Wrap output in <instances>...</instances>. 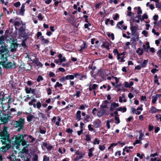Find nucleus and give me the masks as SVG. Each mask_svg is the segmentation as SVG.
Instances as JSON below:
<instances>
[{
  "label": "nucleus",
  "mask_w": 161,
  "mask_h": 161,
  "mask_svg": "<svg viewBox=\"0 0 161 161\" xmlns=\"http://www.w3.org/2000/svg\"><path fill=\"white\" fill-rule=\"evenodd\" d=\"M27 136L26 140L28 142L33 143L35 141V138L31 135H24V136L20 134L17 135L15 137V140L14 143V146L17 149L19 148V146H24L26 144V142L24 139V137Z\"/></svg>",
  "instance_id": "nucleus-1"
},
{
  "label": "nucleus",
  "mask_w": 161,
  "mask_h": 161,
  "mask_svg": "<svg viewBox=\"0 0 161 161\" xmlns=\"http://www.w3.org/2000/svg\"><path fill=\"white\" fill-rule=\"evenodd\" d=\"M0 136L1 137L0 138V143H2L3 144H6L8 141V136L6 127H4L3 130L0 132Z\"/></svg>",
  "instance_id": "nucleus-2"
},
{
  "label": "nucleus",
  "mask_w": 161,
  "mask_h": 161,
  "mask_svg": "<svg viewBox=\"0 0 161 161\" xmlns=\"http://www.w3.org/2000/svg\"><path fill=\"white\" fill-rule=\"evenodd\" d=\"M28 34V30L25 29V28L21 27L19 29V36L23 38L27 37Z\"/></svg>",
  "instance_id": "nucleus-3"
},
{
  "label": "nucleus",
  "mask_w": 161,
  "mask_h": 161,
  "mask_svg": "<svg viewBox=\"0 0 161 161\" xmlns=\"http://www.w3.org/2000/svg\"><path fill=\"white\" fill-rule=\"evenodd\" d=\"M16 127H19L20 129H23L25 124V119L20 118L18 121H16Z\"/></svg>",
  "instance_id": "nucleus-4"
},
{
  "label": "nucleus",
  "mask_w": 161,
  "mask_h": 161,
  "mask_svg": "<svg viewBox=\"0 0 161 161\" xmlns=\"http://www.w3.org/2000/svg\"><path fill=\"white\" fill-rule=\"evenodd\" d=\"M9 21L11 23H13L15 26V28H16V27H19L21 25L22 22L21 20H17V19H11Z\"/></svg>",
  "instance_id": "nucleus-5"
},
{
  "label": "nucleus",
  "mask_w": 161,
  "mask_h": 161,
  "mask_svg": "<svg viewBox=\"0 0 161 161\" xmlns=\"http://www.w3.org/2000/svg\"><path fill=\"white\" fill-rule=\"evenodd\" d=\"M5 61H1L0 62V64H2L4 67L7 68H12L15 67V65L14 63H12L11 62L7 63V64H5Z\"/></svg>",
  "instance_id": "nucleus-6"
},
{
  "label": "nucleus",
  "mask_w": 161,
  "mask_h": 161,
  "mask_svg": "<svg viewBox=\"0 0 161 161\" xmlns=\"http://www.w3.org/2000/svg\"><path fill=\"white\" fill-rule=\"evenodd\" d=\"M25 3L23 4L21 8L18 11H17V14L21 16H23L24 14V12L25 11Z\"/></svg>",
  "instance_id": "nucleus-7"
},
{
  "label": "nucleus",
  "mask_w": 161,
  "mask_h": 161,
  "mask_svg": "<svg viewBox=\"0 0 161 161\" xmlns=\"http://www.w3.org/2000/svg\"><path fill=\"white\" fill-rule=\"evenodd\" d=\"M61 120V119L59 116H54L52 119V121L58 126H59Z\"/></svg>",
  "instance_id": "nucleus-8"
},
{
  "label": "nucleus",
  "mask_w": 161,
  "mask_h": 161,
  "mask_svg": "<svg viewBox=\"0 0 161 161\" xmlns=\"http://www.w3.org/2000/svg\"><path fill=\"white\" fill-rule=\"evenodd\" d=\"M42 149L44 150L47 149L48 150H50L52 148V147L46 143H43L42 145Z\"/></svg>",
  "instance_id": "nucleus-9"
},
{
  "label": "nucleus",
  "mask_w": 161,
  "mask_h": 161,
  "mask_svg": "<svg viewBox=\"0 0 161 161\" xmlns=\"http://www.w3.org/2000/svg\"><path fill=\"white\" fill-rule=\"evenodd\" d=\"M7 161H20V159H17L16 157L14 155L9 156L7 157Z\"/></svg>",
  "instance_id": "nucleus-10"
},
{
  "label": "nucleus",
  "mask_w": 161,
  "mask_h": 161,
  "mask_svg": "<svg viewBox=\"0 0 161 161\" xmlns=\"http://www.w3.org/2000/svg\"><path fill=\"white\" fill-rule=\"evenodd\" d=\"M102 122L100 120L97 119L93 121V124L95 128L99 127L101 125Z\"/></svg>",
  "instance_id": "nucleus-11"
},
{
  "label": "nucleus",
  "mask_w": 161,
  "mask_h": 161,
  "mask_svg": "<svg viewBox=\"0 0 161 161\" xmlns=\"http://www.w3.org/2000/svg\"><path fill=\"white\" fill-rule=\"evenodd\" d=\"M161 97V95L159 94H157L153 96L152 97V103L153 104H155L158 98L160 97Z\"/></svg>",
  "instance_id": "nucleus-12"
},
{
  "label": "nucleus",
  "mask_w": 161,
  "mask_h": 161,
  "mask_svg": "<svg viewBox=\"0 0 161 161\" xmlns=\"http://www.w3.org/2000/svg\"><path fill=\"white\" fill-rule=\"evenodd\" d=\"M159 110V109L156 108L154 107L151 106L150 108L149 112L152 114H154L158 112Z\"/></svg>",
  "instance_id": "nucleus-13"
},
{
  "label": "nucleus",
  "mask_w": 161,
  "mask_h": 161,
  "mask_svg": "<svg viewBox=\"0 0 161 161\" xmlns=\"http://www.w3.org/2000/svg\"><path fill=\"white\" fill-rule=\"evenodd\" d=\"M119 106V104L118 103H116L115 102H114L111 104L110 110L111 111H113L115 108L118 107Z\"/></svg>",
  "instance_id": "nucleus-14"
},
{
  "label": "nucleus",
  "mask_w": 161,
  "mask_h": 161,
  "mask_svg": "<svg viewBox=\"0 0 161 161\" xmlns=\"http://www.w3.org/2000/svg\"><path fill=\"white\" fill-rule=\"evenodd\" d=\"M134 84L133 82L132 81L130 80V83L127 81H125L124 82V86L125 88H130Z\"/></svg>",
  "instance_id": "nucleus-15"
},
{
  "label": "nucleus",
  "mask_w": 161,
  "mask_h": 161,
  "mask_svg": "<svg viewBox=\"0 0 161 161\" xmlns=\"http://www.w3.org/2000/svg\"><path fill=\"white\" fill-rule=\"evenodd\" d=\"M81 112L80 110H78L76 112L75 118L76 120L77 121H79L81 119Z\"/></svg>",
  "instance_id": "nucleus-16"
},
{
  "label": "nucleus",
  "mask_w": 161,
  "mask_h": 161,
  "mask_svg": "<svg viewBox=\"0 0 161 161\" xmlns=\"http://www.w3.org/2000/svg\"><path fill=\"white\" fill-rule=\"evenodd\" d=\"M9 148V147L8 146H3L0 148V152L3 153L5 152L8 150Z\"/></svg>",
  "instance_id": "nucleus-17"
},
{
  "label": "nucleus",
  "mask_w": 161,
  "mask_h": 161,
  "mask_svg": "<svg viewBox=\"0 0 161 161\" xmlns=\"http://www.w3.org/2000/svg\"><path fill=\"white\" fill-rule=\"evenodd\" d=\"M33 62L40 67H42V66L41 63L39 62V60L37 58H35L33 60Z\"/></svg>",
  "instance_id": "nucleus-18"
},
{
  "label": "nucleus",
  "mask_w": 161,
  "mask_h": 161,
  "mask_svg": "<svg viewBox=\"0 0 161 161\" xmlns=\"http://www.w3.org/2000/svg\"><path fill=\"white\" fill-rule=\"evenodd\" d=\"M143 108H142V105H141V106L138 107L136 109V114L137 115L140 114Z\"/></svg>",
  "instance_id": "nucleus-19"
},
{
  "label": "nucleus",
  "mask_w": 161,
  "mask_h": 161,
  "mask_svg": "<svg viewBox=\"0 0 161 161\" xmlns=\"http://www.w3.org/2000/svg\"><path fill=\"white\" fill-rule=\"evenodd\" d=\"M58 58L60 63L64 62L66 60L65 57H63L62 54H59Z\"/></svg>",
  "instance_id": "nucleus-20"
},
{
  "label": "nucleus",
  "mask_w": 161,
  "mask_h": 161,
  "mask_svg": "<svg viewBox=\"0 0 161 161\" xmlns=\"http://www.w3.org/2000/svg\"><path fill=\"white\" fill-rule=\"evenodd\" d=\"M108 103V102L107 100L104 101L101 105L100 107L103 108H107V104Z\"/></svg>",
  "instance_id": "nucleus-21"
},
{
  "label": "nucleus",
  "mask_w": 161,
  "mask_h": 161,
  "mask_svg": "<svg viewBox=\"0 0 161 161\" xmlns=\"http://www.w3.org/2000/svg\"><path fill=\"white\" fill-rule=\"evenodd\" d=\"M124 22L123 20H122L120 22H119L117 24L116 27L117 28L120 29L121 30H122V25L123 23Z\"/></svg>",
  "instance_id": "nucleus-22"
},
{
  "label": "nucleus",
  "mask_w": 161,
  "mask_h": 161,
  "mask_svg": "<svg viewBox=\"0 0 161 161\" xmlns=\"http://www.w3.org/2000/svg\"><path fill=\"white\" fill-rule=\"evenodd\" d=\"M40 39L42 40L43 44H48L49 42L48 40L45 39L43 36H42L40 37Z\"/></svg>",
  "instance_id": "nucleus-23"
},
{
  "label": "nucleus",
  "mask_w": 161,
  "mask_h": 161,
  "mask_svg": "<svg viewBox=\"0 0 161 161\" xmlns=\"http://www.w3.org/2000/svg\"><path fill=\"white\" fill-rule=\"evenodd\" d=\"M94 150V147H92L89 149V153H88V156L89 157H91L93 155L92 152Z\"/></svg>",
  "instance_id": "nucleus-24"
},
{
  "label": "nucleus",
  "mask_w": 161,
  "mask_h": 161,
  "mask_svg": "<svg viewBox=\"0 0 161 161\" xmlns=\"http://www.w3.org/2000/svg\"><path fill=\"white\" fill-rule=\"evenodd\" d=\"M155 117L156 121L161 122V114H158L156 115Z\"/></svg>",
  "instance_id": "nucleus-25"
},
{
  "label": "nucleus",
  "mask_w": 161,
  "mask_h": 161,
  "mask_svg": "<svg viewBox=\"0 0 161 161\" xmlns=\"http://www.w3.org/2000/svg\"><path fill=\"white\" fill-rule=\"evenodd\" d=\"M34 118V116L33 115H32L31 114H29V115H28V116L27 117V121L28 122H30L32 120V119Z\"/></svg>",
  "instance_id": "nucleus-26"
},
{
  "label": "nucleus",
  "mask_w": 161,
  "mask_h": 161,
  "mask_svg": "<svg viewBox=\"0 0 161 161\" xmlns=\"http://www.w3.org/2000/svg\"><path fill=\"white\" fill-rule=\"evenodd\" d=\"M138 18L140 19L141 20H143L144 19H147L148 18V16L146 14H144L142 16V18H140V17H141L140 16H138Z\"/></svg>",
  "instance_id": "nucleus-27"
},
{
  "label": "nucleus",
  "mask_w": 161,
  "mask_h": 161,
  "mask_svg": "<svg viewBox=\"0 0 161 161\" xmlns=\"http://www.w3.org/2000/svg\"><path fill=\"white\" fill-rule=\"evenodd\" d=\"M103 46L106 48L107 49H109V47L110 46V44L107 42H106L103 43Z\"/></svg>",
  "instance_id": "nucleus-28"
},
{
  "label": "nucleus",
  "mask_w": 161,
  "mask_h": 161,
  "mask_svg": "<svg viewBox=\"0 0 161 161\" xmlns=\"http://www.w3.org/2000/svg\"><path fill=\"white\" fill-rule=\"evenodd\" d=\"M147 62L148 61L147 60H144L142 63H141L140 64V65L142 68L145 67H146Z\"/></svg>",
  "instance_id": "nucleus-29"
},
{
  "label": "nucleus",
  "mask_w": 161,
  "mask_h": 161,
  "mask_svg": "<svg viewBox=\"0 0 161 161\" xmlns=\"http://www.w3.org/2000/svg\"><path fill=\"white\" fill-rule=\"evenodd\" d=\"M117 110L118 111H120L123 112H125L126 110V108L125 107H124L123 108L120 107L117 108Z\"/></svg>",
  "instance_id": "nucleus-30"
},
{
  "label": "nucleus",
  "mask_w": 161,
  "mask_h": 161,
  "mask_svg": "<svg viewBox=\"0 0 161 161\" xmlns=\"http://www.w3.org/2000/svg\"><path fill=\"white\" fill-rule=\"evenodd\" d=\"M88 106L86 104L82 105L80 106L79 109L81 110H84L85 108H87L88 107Z\"/></svg>",
  "instance_id": "nucleus-31"
},
{
  "label": "nucleus",
  "mask_w": 161,
  "mask_h": 161,
  "mask_svg": "<svg viewBox=\"0 0 161 161\" xmlns=\"http://www.w3.org/2000/svg\"><path fill=\"white\" fill-rule=\"evenodd\" d=\"M107 35H108V37L110 39H111L112 40H113L114 39V34L112 33H108V34H107Z\"/></svg>",
  "instance_id": "nucleus-32"
},
{
  "label": "nucleus",
  "mask_w": 161,
  "mask_h": 161,
  "mask_svg": "<svg viewBox=\"0 0 161 161\" xmlns=\"http://www.w3.org/2000/svg\"><path fill=\"white\" fill-rule=\"evenodd\" d=\"M66 77H67V80H73L74 78V76L73 75H68L66 76Z\"/></svg>",
  "instance_id": "nucleus-33"
},
{
  "label": "nucleus",
  "mask_w": 161,
  "mask_h": 161,
  "mask_svg": "<svg viewBox=\"0 0 161 161\" xmlns=\"http://www.w3.org/2000/svg\"><path fill=\"white\" fill-rule=\"evenodd\" d=\"M137 53H138L139 55H141L143 53V51L140 48H139L136 50Z\"/></svg>",
  "instance_id": "nucleus-34"
},
{
  "label": "nucleus",
  "mask_w": 161,
  "mask_h": 161,
  "mask_svg": "<svg viewBox=\"0 0 161 161\" xmlns=\"http://www.w3.org/2000/svg\"><path fill=\"white\" fill-rule=\"evenodd\" d=\"M66 80H67L66 76H64L59 79V81L62 82H64Z\"/></svg>",
  "instance_id": "nucleus-35"
},
{
  "label": "nucleus",
  "mask_w": 161,
  "mask_h": 161,
  "mask_svg": "<svg viewBox=\"0 0 161 161\" xmlns=\"http://www.w3.org/2000/svg\"><path fill=\"white\" fill-rule=\"evenodd\" d=\"M36 100L35 99H32L30 102L28 103V104L30 106H31L33 105V103L34 102H36Z\"/></svg>",
  "instance_id": "nucleus-36"
},
{
  "label": "nucleus",
  "mask_w": 161,
  "mask_h": 161,
  "mask_svg": "<svg viewBox=\"0 0 161 161\" xmlns=\"http://www.w3.org/2000/svg\"><path fill=\"white\" fill-rule=\"evenodd\" d=\"M32 89L31 88L26 87L25 88V91L27 93H31V91Z\"/></svg>",
  "instance_id": "nucleus-37"
},
{
  "label": "nucleus",
  "mask_w": 161,
  "mask_h": 161,
  "mask_svg": "<svg viewBox=\"0 0 161 161\" xmlns=\"http://www.w3.org/2000/svg\"><path fill=\"white\" fill-rule=\"evenodd\" d=\"M63 86V85L59 83L58 82H56V84L54 86V87L56 88L57 87H61Z\"/></svg>",
  "instance_id": "nucleus-38"
},
{
  "label": "nucleus",
  "mask_w": 161,
  "mask_h": 161,
  "mask_svg": "<svg viewBox=\"0 0 161 161\" xmlns=\"http://www.w3.org/2000/svg\"><path fill=\"white\" fill-rule=\"evenodd\" d=\"M115 119L116 121V122H115V123L116 124H118L120 122V120L119 117L118 116H115Z\"/></svg>",
  "instance_id": "nucleus-39"
},
{
  "label": "nucleus",
  "mask_w": 161,
  "mask_h": 161,
  "mask_svg": "<svg viewBox=\"0 0 161 161\" xmlns=\"http://www.w3.org/2000/svg\"><path fill=\"white\" fill-rule=\"evenodd\" d=\"M6 50V49L4 47H1L0 48V53H2L4 52Z\"/></svg>",
  "instance_id": "nucleus-40"
},
{
  "label": "nucleus",
  "mask_w": 161,
  "mask_h": 161,
  "mask_svg": "<svg viewBox=\"0 0 161 161\" xmlns=\"http://www.w3.org/2000/svg\"><path fill=\"white\" fill-rule=\"evenodd\" d=\"M125 94H123L122 95L123 97L120 96L119 97V101L120 103H122L123 102V97L125 98Z\"/></svg>",
  "instance_id": "nucleus-41"
},
{
  "label": "nucleus",
  "mask_w": 161,
  "mask_h": 161,
  "mask_svg": "<svg viewBox=\"0 0 161 161\" xmlns=\"http://www.w3.org/2000/svg\"><path fill=\"white\" fill-rule=\"evenodd\" d=\"M111 120H108L107 123H106V125L107 127V128L108 129H109L110 128V122H111Z\"/></svg>",
  "instance_id": "nucleus-42"
},
{
  "label": "nucleus",
  "mask_w": 161,
  "mask_h": 161,
  "mask_svg": "<svg viewBox=\"0 0 161 161\" xmlns=\"http://www.w3.org/2000/svg\"><path fill=\"white\" fill-rule=\"evenodd\" d=\"M80 91H76V93L75 94H74L73 96L74 97L76 96L77 97H80Z\"/></svg>",
  "instance_id": "nucleus-43"
},
{
  "label": "nucleus",
  "mask_w": 161,
  "mask_h": 161,
  "mask_svg": "<svg viewBox=\"0 0 161 161\" xmlns=\"http://www.w3.org/2000/svg\"><path fill=\"white\" fill-rule=\"evenodd\" d=\"M100 143L99 140H98L97 138L95 139L93 144L94 145L99 144Z\"/></svg>",
  "instance_id": "nucleus-44"
},
{
  "label": "nucleus",
  "mask_w": 161,
  "mask_h": 161,
  "mask_svg": "<svg viewBox=\"0 0 161 161\" xmlns=\"http://www.w3.org/2000/svg\"><path fill=\"white\" fill-rule=\"evenodd\" d=\"M98 148L101 151H103L105 149V147L104 146V145H103V146L100 145L99 146Z\"/></svg>",
  "instance_id": "nucleus-45"
},
{
  "label": "nucleus",
  "mask_w": 161,
  "mask_h": 161,
  "mask_svg": "<svg viewBox=\"0 0 161 161\" xmlns=\"http://www.w3.org/2000/svg\"><path fill=\"white\" fill-rule=\"evenodd\" d=\"M86 138L85 140L87 141H89L91 140L90 136L89 135H86Z\"/></svg>",
  "instance_id": "nucleus-46"
},
{
  "label": "nucleus",
  "mask_w": 161,
  "mask_h": 161,
  "mask_svg": "<svg viewBox=\"0 0 161 161\" xmlns=\"http://www.w3.org/2000/svg\"><path fill=\"white\" fill-rule=\"evenodd\" d=\"M86 78L87 76L86 75H81L80 76V77H79V79L80 80H82L83 79H86Z\"/></svg>",
  "instance_id": "nucleus-47"
},
{
  "label": "nucleus",
  "mask_w": 161,
  "mask_h": 161,
  "mask_svg": "<svg viewBox=\"0 0 161 161\" xmlns=\"http://www.w3.org/2000/svg\"><path fill=\"white\" fill-rule=\"evenodd\" d=\"M43 80V78L41 75H39L37 79V81L38 82H39Z\"/></svg>",
  "instance_id": "nucleus-48"
},
{
  "label": "nucleus",
  "mask_w": 161,
  "mask_h": 161,
  "mask_svg": "<svg viewBox=\"0 0 161 161\" xmlns=\"http://www.w3.org/2000/svg\"><path fill=\"white\" fill-rule=\"evenodd\" d=\"M152 32L155 35H156L157 36H158L159 35V33L158 32H156L155 30L154 29H153L152 30Z\"/></svg>",
  "instance_id": "nucleus-49"
},
{
  "label": "nucleus",
  "mask_w": 161,
  "mask_h": 161,
  "mask_svg": "<svg viewBox=\"0 0 161 161\" xmlns=\"http://www.w3.org/2000/svg\"><path fill=\"white\" fill-rule=\"evenodd\" d=\"M37 17L38 19L40 20H42L43 19V17L42 16V14L41 13L38 14Z\"/></svg>",
  "instance_id": "nucleus-50"
},
{
  "label": "nucleus",
  "mask_w": 161,
  "mask_h": 161,
  "mask_svg": "<svg viewBox=\"0 0 161 161\" xmlns=\"http://www.w3.org/2000/svg\"><path fill=\"white\" fill-rule=\"evenodd\" d=\"M142 34H143L145 37H147L148 36L147 32L145 30H144L142 32Z\"/></svg>",
  "instance_id": "nucleus-51"
},
{
  "label": "nucleus",
  "mask_w": 161,
  "mask_h": 161,
  "mask_svg": "<svg viewBox=\"0 0 161 161\" xmlns=\"http://www.w3.org/2000/svg\"><path fill=\"white\" fill-rule=\"evenodd\" d=\"M88 130L90 131H93L94 130L93 128L92 127L91 125H89L88 126Z\"/></svg>",
  "instance_id": "nucleus-52"
},
{
  "label": "nucleus",
  "mask_w": 161,
  "mask_h": 161,
  "mask_svg": "<svg viewBox=\"0 0 161 161\" xmlns=\"http://www.w3.org/2000/svg\"><path fill=\"white\" fill-rule=\"evenodd\" d=\"M119 17V15L118 14H116L113 17V19L114 20H117L118 18Z\"/></svg>",
  "instance_id": "nucleus-53"
},
{
  "label": "nucleus",
  "mask_w": 161,
  "mask_h": 161,
  "mask_svg": "<svg viewBox=\"0 0 161 161\" xmlns=\"http://www.w3.org/2000/svg\"><path fill=\"white\" fill-rule=\"evenodd\" d=\"M49 158L46 155L43 157V161H49Z\"/></svg>",
  "instance_id": "nucleus-54"
},
{
  "label": "nucleus",
  "mask_w": 161,
  "mask_h": 161,
  "mask_svg": "<svg viewBox=\"0 0 161 161\" xmlns=\"http://www.w3.org/2000/svg\"><path fill=\"white\" fill-rule=\"evenodd\" d=\"M20 3L19 2H18L14 3V6L16 8H18L20 5Z\"/></svg>",
  "instance_id": "nucleus-55"
},
{
  "label": "nucleus",
  "mask_w": 161,
  "mask_h": 161,
  "mask_svg": "<svg viewBox=\"0 0 161 161\" xmlns=\"http://www.w3.org/2000/svg\"><path fill=\"white\" fill-rule=\"evenodd\" d=\"M142 11L140 7H138V11L137 12V14H142Z\"/></svg>",
  "instance_id": "nucleus-56"
},
{
  "label": "nucleus",
  "mask_w": 161,
  "mask_h": 161,
  "mask_svg": "<svg viewBox=\"0 0 161 161\" xmlns=\"http://www.w3.org/2000/svg\"><path fill=\"white\" fill-rule=\"evenodd\" d=\"M73 75L74 76V78H77L78 77H80V76L81 75V74L78 73H75Z\"/></svg>",
  "instance_id": "nucleus-57"
},
{
  "label": "nucleus",
  "mask_w": 161,
  "mask_h": 161,
  "mask_svg": "<svg viewBox=\"0 0 161 161\" xmlns=\"http://www.w3.org/2000/svg\"><path fill=\"white\" fill-rule=\"evenodd\" d=\"M53 106H48L47 108V109L46 112L47 113H48L49 111L52 109Z\"/></svg>",
  "instance_id": "nucleus-58"
},
{
  "label": "nucleus",
  "mask_w": 161,
  "mask_h": 161,
  "mask_svg": "<svg viewBox=\"0 0 161 161\" xmlns=\"http://www.w3.org/2000/svg\"><path fill=\"white\" fill-rule=\"evenodd\" d=\"M139 133L140 135L138 138L140 140L142 141V137L143 136V134H142L141 131Z\"/></svg>",
  "instance_id": "nucleus-59"
},
{
  "label": "nucleus",
  "mask_w": 161,
  "mask_h": 161,
  "mask_svg": "<svg viewBox=\"0 0 161 161\" xmlns=\"http://www.w3.org/2000/svg\"><path fill=\"white\" fill-rule=\"evenodd\" d=\"M119 143H120V142L119 141L118 142L116 143H112L111 144L110 146H111V147H112V148H113L114 147L116 146Z\"/></svg>",
  "instance_id": "nucleus-60"
},
{
  "label": "nucleus",
  "mask_w": 161,
  "mask_h": 161,
  "mask_svg": "<svg viewBox=\"0 0 161 161\" xmlns=\"http://www.w3.org/2000/svg\"><path fill=\"white\" fill-rule=\"evenodd\" d=\"M42 106L41 103L39 102H38L36 103V108H40Z\"/></svg>",
  "instance_id": "nucleus-61"
},
{
  "label": "nucleus",
  "mask_w": 161,
  "mask_h": 161,
  "mask_svg": "<svg viewBox=\"0 0 161 161\" xmlns=\"http://www.w3.org/2000/svg\"><path fill=\"white\" fill-rule=\"evenodd\" d=\"M49 75L50 77H55V74L53 72H50L49 73Z\"/></svg>",
  "instance_id": "nucleus-62"
},
{
  "label": "nucleus",
  "mask_w": 161,
  "mask_h": 161,
  "mask_svg": "<svg viewBox=\"0 0 161 161\" xmlns=\"http://www.w3.org/2000/svg\"><path fill=\"white\" fill-rule=\"evenodd\" d=\"M97 85L96 84H94L92 86V89L93 90H96L97 89Z\"/></svg>",
  "instance_id": "nucleus-63"
},
{
  "label": "nucleus",
  "mask_w": 161,
  "mask_h": 161,
  "mask_svg": "<svg viewBox=\"0 0 161 161\" xmlns=\"http://www.w3.org/2000/svg\"><path fill=\"white\" fill-rule=\"evenodd\" d=\"M47 92L48 95H50L52 94L51 90L50 88H48L47 90Z\"/></svg>",
  "instance_id": "nucleus-64"
}]
</instances>
